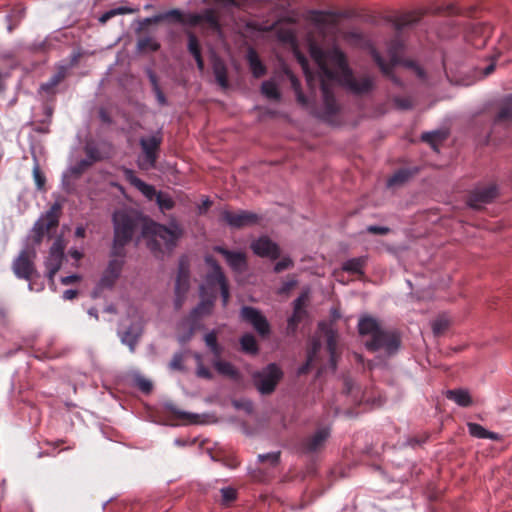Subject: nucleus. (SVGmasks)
<instances>
[{"mask_svg": "<svg viewBox=\"0 0 512 512\" xmlns=\"http://www.w3.org/2000/svg\"><path fill=\"white\" fill-rule=\"evenodd\" d=\"M329 436L330 429L328 427L318 429L313 435L302 440L300 445L301 452L311 454L321 450Z\"/></svg>", "mask_w": 512, "mask_h": 512, "instance_id": "18", "label": "nucleus"}, {"mask_svg": "<svg viewBox=\"0 0 512 512\" xmlns=\"http://www.w3.org/2000/svg\"><path fill=\"white\" fill-rule=\"evenodd\" d=\"M446 397L454 401L461 407H469L472 404V398L465 389H453L446 392Z\"/></svg>", "mask_w": 512, "mask_h": 512, "instance_id": "26", "label": "nucleus"}, {"mask_svg": "<svg viewBox=\"0 0 512 512\" xmlns=\"http://www.w3.org/2000/svg\"><path fill=\"white\" fill-rule=\"evenodd\" d=\"M204 341L211 350V352L214 354V356L216 358H220L222 354V347L218 344L217 332L213 330L207 333L204 337Z\"/></svg>", "mask_w": 512, "mask_h": 512, "instance_id": "32", "label": "nucleus"}, {"mask_svg": "<svg viewBox=\"0 0 512 512\" xmlns=\"http://www.w3.org/2000/svg\"><path fill=\"white\" fill-rule=\"evenodd\" d=\"M422 140L424 142H427L431 144L432 146L435 145L436 141H440V133L439 132H427L422 135Z\"/></svg>", "mask_w": 512, "mask_h": 512, "instance_id": "56", "label": "nucleus"}, {"mask_svg": "<svg viewBox=\"0 0 512 512\" xmlns=\"http://www.w3.org/2000/svg\"><path fill=\"white\" fill-rule=\"evenodd\" d=\"M213 250L221 254L229 267L235 272H243L247 268V257L243 252L230 251L222 246H215Z\"/></svg>", "mask_w": 512, "mask_h": 512, "instance_id": "20", "label": "nucleus"}, {"mask_svg": "<svg viewBox=\"0 0 512 512\" xmlns=\"http://www.w3.org/2000/svg\"><path fill=\"white\" fill-rule=\"evenodd\" d=\"M33 178L38 190L45 189L46 178L38 164L33 167Z\"/></svg>", "mask_w": 512, "mask_h": 512, "instance_id": "46", "label": "nucleus"}, {"mask_svg": "<svg viewBox=\"0 0 512 512\" xmlns=\"http://www.w3.org/2000/svg\"><path fill=\"white\" fill-rule=\"evenodd\" d=\"M202 297H206L203 299L189 314L188 321H190V330L187 336L189 339L195 332L197 328L198 320L205 315H210L212 313L214 303L216 300V294H201Z\"/></svg>", "mask_w": 512, "mask_h": 512, "instance_id": "16", "label": "nucleus"}, {"mask_svg": "<svg viewBox=\"0 0 512 512\" xmlns=\"http://www.w3.org/2000/svg\"><path fill=\"white\" fill-rule=\"evenodd\" d=\"M137 48L140 52H155L160 49V44L154 38L146 36L138 39Z\"/></svg>", "mask_w": 512, "mask_h": 512, "instance_id": "33", "label": "nucleus"}, {"mask_svg": "<svg viewBox=\"0 0 512 512\" xmlns=\"http://www.w3.org/2000/svg\"><path fill=\"white\" fill-rule=\"evenodd\" d=\"M336 347L337 340L333 332L327 334L326 348L330 354V363L335 368L336 366Z\"/></svg>", "mask_w": 512, "mask_h": 512, "instance_id": "40", "label": "nucleus"}, {"mask_svg": "<svg viewBox=\"0 0 512 512\" xmlns=\"http://www.w3.org/2000/svg\"><path fill=\"white\" fill-rule=\"evenodd\" d=\"M393 102L396 105V107L402 110H408L413 107V101L410 97L396 96L394 97Z\"/></svg>", "mask_w": 512, "mask_h": 512, "instance_id": "52", "label": "nucleus"}, {"mask_svg": "<svg viewBox=\"0 0 512 512\" xmlns=\"http://www.w3.org/2000/svg\"><path fill=\"white\" fill-rule=\"evenodd\" d=\"M283 377V372L275 363H270L263 369L252 374L253 385L262 395L272 394Z\"/></svg>", "mask_w": 512, "mask_h": 512, "instance_id": "8", "label": "nucleus"}, {"mask_svg": "<svg viewBox=\"0 0 512 512\" xmlns=\"http://www.w3.org/2000/svg\"><path fill=\"white\" fill-rule=\"evenodd\" d=\"M261 91L268 99L278 101L281 97L276 84L272 81H264L261 85Z\"/></svg>", "mask_w": 512, "mask_h": 512, "instance_id": "35", "label": "nucleus"}, {"mask_svg": "<svg viewBox=\"0 0 512 512\" xmlns=\"http://www.w3.org/2000/svg\"><path fill=\"white\" fill-rule=\"evenodd\" d=\"M64 256V247L61 243V240H56L49 251V257H52L53 259L62 260Z\"/></svg>", "mask_w": 512, "mask_h": 512, "instance_id": "48", "label": "nucleus"}, {"mask_svg": "<svg viewBox=\"0 0 512 512\" xmlns=\"http://www.w3.org/2000/svg\"><path fill=\"white\" fill-rule=\"evenodd\" d=\"M66 77V69L61 67L46 83L41 85V89L47 93L54 91L55 87Z\"/></svg>", "mask_w": 512, "mask_h": 512, "instance_id": "30", "label": "nucleus"}, {"mask_svg": "<svg viewBox=\"0 0 512 512\" xmlns=\"http://www.w3.org/2000/svg\"><path fill=\"white\" fill-rule=\"evenodd\" d=\"M139 144L143 153V160L139 162V167L146 170L155 168L162 144V136L157 134L150 137H142Z\"/></svg>", "mask_w": 512, "mask_h": 512, "instance_id": "10", "label": "nucleus"}, {"mask_svg": "<svg viewBox=\"0 0 512 512\" xmlns=\"http://www.w3.org/2000/svg\"><path fill=\"white\" fill-rule=\"evenodd\" d=\"M298 60L301 63L302 68H303V70L305 72V75H306V78H307V82L309 84H311V82H312V74L308 70V63H307L306 58L304 56H299Z\"/></svg>", "mask_w": 512, "mask_h": 512, "instance_id": "60", "label": "nucleus"}, {"mask_svg": "<svg viewBox=\"0 0 512 512\" xmlns=\"http://www.w3.org/2000/svg\"><path fill=\"white\" fill-rule=\"evenodd\" d=\"M141 335V328L138 325H131L122 334V342L130 347L131 351H134V347L137 344Z\"/></svg>", "mask_w": 512, "mask_h": 512, "instance_id": "28", "label": "nucleus"}, {"mask_svg": "<svg viewBox=\"0 0 512 512\" xmlns=\"http://www.w3.org/2000/svg\"><path fill=\"white\" fill-rule=\"evenodd\" d=\"M240 318L242 321L250 324L262 337L269 335L271 332L267 318L260 310L252 306H243L240 310Z\"/></svg>", "mask_w": 512, "mask_h": 512, "instance_id": "12", "label": "nucleus"}, {"mask_svg": "<svg viewBox=\"0 0 512 512\" xmlns=\"http://www.w3.org/2000/svg\"><path fill=\"white\" fill-rule=\"evenodd\" d=\"M294 266V262L289 257H284L278 261L274 266V272L280 273L284 270L290 269Z\"/></svg>", "mask_w": 512, "mask_h": 512, "instance_id": "53", "label": "nucleus"}, {"mask_svg": "<svg viewBox=\"0 0 512 512\" xmlns=\"http://www.w3.org/2000/svg\"><path fill=\"white\" fill-rule=\"evenodd\" d=\"M219 493V502L222 506L229 507L237 499V491L233 487H224Z\"/></svg>", "mask_w": 512, "mask_h": 512, "instance_id": "34", "label": "nucleus"}, {"mask_svg": "<svg viewBox=\"0 0 512 512\" xmlns=\"http://www.w3.org/2000/svg\"><path fill=\"white\" fill-rule=\"evenodd\" d=\"M212 202L207 198L205 199L199 206H198V214L203 215L205 214L208 209L211 207Z\"/></svg>", "mask_w": 512, "mask_h": 512, "instance_id": "64", "label": "nucleus"}, {"mask_svg": "<svg viewBox=\"0 0 512 512\" xmlns=\"http://www.w3.org/2000/svg\"><path fill=\"white\" fill-rule=\"evenodd\" d=\"M467 427L470 435L473 437L479 439L499 440V435L497 433L486 430L480 424L470 422L467 424Z\"/></svg>", "mask_w": 512, "mask_h": 512, "instance_id": "27", "label": "nucleus"}, {"mask_svg": "<svg viewBox=\"0 0 512 512\" xmlns=\"http://www.w3.org/2000/svg\"><path fill=\"white\" fill-rule=\"evenodd\" d=\"M316 352L317 346L314 345L313 349L308 352L306 362L298 368L299 375H305L310 371Z\"/></svg>", "mask_w": 512, "mask_h": 512, "instance_id": "45", "label": "nucleus"}, {"mask_svg": "<svg viewBox=\"0 0 512 512\" xmlns=\"http://www.w3.org/2000/svg\"><path fill=\"white\" fill-rule=\"evenodd\" d=\"M62 260L53 259L52 257H48L46 261V266L48 270V277L52 280L55 274L59 271L61 267Z\"/></svg>", "mask_w": 512, "mask_h": 512, "instance_id": "49", "label": "nucleus"}, {"mask_svg": "<svg viewBox=\"0 0 512 512\" xmlns=\"http://www.w3.org/2000/svg\"><path fill=\"white\" fill-rule=\"evenodd\" d=\"M367 264V256H360L345 261L342 269L350 274L364 276V267Z\"/></svg>", "mask_w": 512, "mask_h": 512, "instance_id": "24", "label": "nucleus"}, {"mask_svg": "<svg viewBox=\"0 0 512 512\" xmlns=\"http://www.w3.org/2000/svg\"><path fill=\"white\" fill-rule=\"evenodd\" d=\"M23 17L24 9L20 5L16 6L8 16V20L10 22L8 25V31L12 32Z\"/></svg>", "mask_w": 512, "mask_h": 512, "instance_id": "41", "label": "nucleus"}, {"mask_svg": "<svg viewBox=\"0 0 512 512\" xmlns=\"http://www.w3.org/2000/svg\"><path fill=\"white\" fill-rule=\"evenodd\" d=\"M147 76H148L149 81L151 83L152 90L160 88L159 82H158V77H157V75L155 74V72L153 70L148 69L147 70Z\"/></svg>", "mask_w": 512, "mask_h": 512, "instance_id": "61", "label": "nucleus"}, {"mask_svg": "<svg viewBox=\"0 0 512 512\" xmlns=\"http://www.w3.org/2000/svg\"><path fill=\"white\" fill-rule=\"evenodd\" d=\"M213 74L221 88L227 89L229 87L227 67L221 59H216L213 62Z\"/></svg>", "mask_w": 512, "mask_h": 512, "instance_id": "25", "label": "nucleus"}, {"mask_svg": "<svg viewBox=\"0 0 512 512\" xmlns=\"http://www.w3.org/2000/svg\"><path fill=\"white\" fill-rule=\"evenodd\" d=\"M498 196L496 184L490 183L472 191L468 197V204L474 209H480L484 204L492 202Z\"/></svg>", "mask_w": 512, "mask_h": 512, "instance_id": "17", "label": "nucleus"}, {"mask_svg": "<svg viewBox=\"0 0 512 512\" xmlns=\"http://www.w3.org/2000/svg\"><path fill=\"white\" fill-rule=\"evenodd\" d=\"M85 154L88 158L87 160L92 161V164L94 162L100 161L102 159L99 149L94 145H90V144L86 145Z\"/></svg>", "mask_w": 512, "mask_h": 512, "instance_id": "50", "label": "nucleus"}, {"mask_svg": "<svg viewBox=\"0 0 512 512\" xmlns=\"http://www.w3.org/2000/svg\"><path fill=\"white\" fill-rule=\"evenodd\" d=\"M366 231L369 234H375V235H387L390 233V228L385 226H377V225H369L366 228Z\"/></svg>", "mask_w": 512, "mask_h": 512, "instance_id": "55", "label": "nucleus"}, {"mask_svg": "<svg viewBox=\"0 0 512 512\" xmlns=\"http://www.w3.org/2000/svg\"><path fill=\"white\" fill-rule=\"evenodd\" d=\"M213 365L215 369L218 371V373L221 375L227 376L231 379H237L239 377L238 370L228 361L216 358Z\"/></svg>", "mask_w": 512, "mask_h": 512, "instance_id": "29", "label": "nucleus"}, {"mask_svg": "<svg viewBox=\"0 0 512 512\" xmlns=\"http://www.w3.org/2000/svg\"><path fill=\"white\" fill-rule=\"evenodd\" d=\"M123 175L125 180L137 188L146 198L149 200H156L159 191H156L154 186L147 184L138 178L132 169L123 168Z\"/></svg>", "mask_w": 512, "mask_h": 512, "instance_id": "21", "label": "nucleus"}, {"mask_svg": "<svg viewBox=\"0 0 512 512\" xmlns=\"http://www.w3.org/2000/svg\"><path fill=\"white\" fill-rule=\"evenodd\" d=\"M449 325H450V321L446 317H444V316L438 317L437 319H435L432 322V330H433L434 335L435 336L442 335L449 328Z\"/></svg>", "mask_w": 512, "mask_h": 512, "instance_id": "43", "label": "nucleus"}, {"mask_svg": "<svg viewBox=\"0 0 512 512\" xmlns=\"http://www.w3.org/2000/svg\"><path fill=\"white\" fill-rule=\"evenodd\" d=\"M405 65L411 68L420 79H425L424 70L414 61H406Z\"/></svg>", "mask_w": 512, "mask_h": 512, "instance_id": "58", "label": "nucleus"}, {"mask_svg": "<svg viewBox=\"0 0 512 512\" xmlns=\"http://www.w3.org/2000/svg\"><path fill=\"white\" fill-rule=\"evenodd\" d=\"M183 233L176 221L170 222L169 226L151 221L142 229L143 236L148 238L147 246L155 256L171 253Z\"/></svg>", "mask_w": 512, "mask_h": 512, "instance_id": "4", "label": "nucleus"}, {"mask_svg": "<svg viewBox=\"0 0 512 512\" xmlns=\"http://www.w3.org/2000/svg\"><path fill=\"white\" fill-rule=\"evenodd\" d=\"M512 121V105L502 106L494 119V126Z\"/></svg>", "mask_w": 512, "mask_h": 512, "instance_id": "36", "label": "nucleus"}, {"mask_svg": "<svg viewBox=\"0 0 512 512\" xmlns=\"http://www.w3.org/2000/svg\"><path fill=\"white\" fill-rule=\"evenodd\" d=\"M291 84H292L293 90L295 91L298 103H300L301 105H306L308 101H307L306 96L304 95V93L301 90V85H300V82L298 81V79L295 78L294 76H292Z\"/></svg>", "mask_w": 512, "mask_h": 512, "instance_id": "47", "label": "nucleus"}, {"mask_svg": "<svg viewBox=\"0 0 512 512\" xmlns=\"http://www.w3.org/2000/svg\"><path fill=\"white\" fill-rule=\"evenodd\" d=\"M179 418L189 420L190 422L195 423L198 416L195 414H191L188 412L175 411L174 412Z\"/></svg>", "mask_w": 512, "mask_h": 512, "instance_id": "62", "label": "nucleus"}, {"mask_svg": "<svg viewBox=\"0 0 512 512\" xmlns=\"http://www.w3.org/2000/svg\"><path fill=\"white\" fill-rule=\"evenodd\" d=\"M61 214L62 205L59 202H55L49 210L35 222L32 228L34 244L39 245L46 235L51 238V231L58 227Z\"/></svg>", "mask_w": 512, "mask_h": 512, "instance_id": "7", "label": "nucleus"}, {"mask_svg": "<svg viewBox=\"0 0 512 512\" xmlns=\"http://www.w3.org/2000/svg\"><path fill=\"white\" fill-rule=\"evenodd\" d=\"M181 24H187L192 27L206 25L207 29L214 33H221L222 31L219 16L217 12L211 8L204 9L201 13H183V21Z\"/></svg>", "mask_w": 512, "mask_h": 512, "instance_id": "11", "label": "nucleus"}, {"mask_svg": "<svg viewBox=\"0 0 512 512\" xmlns=\"http://www.w3.org/2000/svg\"><path fill=\"white\" fill-rule=\"evenodd\" d=\"M155 201L162 212L172 210L175 206V201L172 197L162 191H159Z\"/></svg>", "mask_w": 512, "mask_h": 512, "instance_id": "37", "label": "nucleus"}, {"mask_svg": "<svg viewBox=\"0 0 512 512\" xmlns=\"http://www.w3.org/2000/svg\"><path fill=\"white\" fill-rule=\"evenodd\" d=\"M160 19L162 21H173L177 23H182L183 21V13L178 9H171L164 13H160Z\"/></svg>", "mask_w": 512, "mask_h": 512, "instance_id": "44", "label": "nucleus"}, {"mask_svg": "<svg viewBox=\"0 0 512 512\" xmlns=\"http://www.w3.org/2000/svg\"><path fill=\"white\" fill-rule=\"evenodd\" d=\"M310 54L319 68L324 113L327 117L334 116L339 111L333 93L334 83L341 84L356 95L366 94L373 89V79L368 75L355 77L346 55L338 47L323 50L317 45H311Z\"/></svg>", "mask_w": 512, "mask_h": 512, "instance_id": "1", "label": "nucleus"}, {"mask_svg": "<svg viewBox=\"0 0 512 512\" xmlns=\"http://www.w3.org/2000/svg\"><path fill=\"white\" fill-rule=\"evenodd\" d=\"M136 11L137 10L129 8V7H118V8L110 9L101 15V17L99 18V21L104 24L108 20H110L111 18H113L117 15L132 14Z\"/></svg>", "mask_w": 512, "mask_h": 512, "instance_id": "38", "label": "nucleus"}, {"mask_svg": "<svg viewBox=\"0 0 512 512\" xmlns=\"http://www.w3.org/2000/svg\"><path fill=\"white\" fill-rule=\"evenodd\" d=\"M259 462H269L271 466H276L280 460V452H271L267 454H259L258 455Z\"/></svg>", "mask_w": 512, "mask_h": 512, "instance_id": "51", "label": "nucleus"}, {"mask_svg": "<svg viewBox=\"0 0 512 512\" xmlns=\"http://www.w3.org/2000/svg\"><path fill=\"white\" fill-rule=\"evenodd\" d=\"M114 239L112 255L117 257L125 256V246L129 244L139 228L140 218L138 215L127 211H116L113 214Z\"/></svg>", "mask_w": 512, "mask_h": 512, "instance_id": "5", "label": "nucleus"}, {"mask_svg": "<svg viewBox=\"0 0 512 512\" xmlns=\"http://www.w3.org/2000/svg\"><path fill=\"white\" fill-rule=\"evenodd\" d=\"M124 261L121 259H111L108 262L106 269L104 270L96 288L94 295L96 296L105 289H112L120 277Z\"/></svg>", "mask_w": 512, "mask_h": 512, "instance_id": "14", "label": "nucleus"}, {"mask_svg": "<svg viewBox=\"0 0 512 512\" xmlns=\"http://www.w3.org/2000/svg\"><path fill=\"white\" fill-rule=\"evenodd\" d=\"M190 289V266L185 257H181L178 263V272L175 281V300L174 306L179 310L185 300L186 295Z\"/></svg>", "mask_w": 512, "mask_h": 512, "instance_id": "9", "label": "nucleus"}, {"mask_svg": "<svg viewBox=\"0 0 512 512\" xmlns=\"http://www.w3.org/2000/svg\"><path fill=\"white\" fill-rule=\"evenodd\" d=\"M240 345H241L242 351L247 354L254 355V354L258 353L259 347H258L255 337L252 334H249V333L244 334L240 338Z\"/></svg>", "mask_w": 512, "mask_h": 512, "instance_id": "31", "label": "nucleus"}, {"mask_svg": "<svg viewBox=\"0 0 512 512\" xmlns=\"http://www.w3.org/2000/svg\"><path fill=\"white\" fill-rule=\"evenodd\" d=\"M160 22H161L160 14L154 15V16H152V17L145 18V19L141 22L140 30H142V29L146 28V27H147V26H149V25L157 24V23H160Z\"/></svg>", "mask_w": 512, "mask_h": 512, "instance_id": "59", "label": "nucleus"}, {"mask_svg": "<svg viewBox=\"0 0 512 512\" xmlns=\"http://www.w3.org/2000/svg\"><path fill=\"white\" fill-rule=\"evenodd\" d=\"M136 386L145 394H149L152 391V382L144 377L136 378Z\"/></svg>", "mask_w": 512, "mask_h": 512, "instance_id": "54", "label": "nucleus"}, {"mask_svg": "<svg viewBox=\"0 0 512 512\" xmlns=\"http://www.w3.org/2000/svg\"><path fill=\"white\" fill-rule=\"evenodd\" d=\"M247 61L249 68L255 78H260L266 74V67L254 49H249L247 53Z\"/></svg>", "mask_w": 512, "mask_h": 512, "instance_id": "23", "label": "nucleus"}, {"mask_svg": "<svg viewBox=\"0 0 512 512\" xmlns=\"http://www.w3.org/2000/svg\"><path fill=\"white\" fill-rule=\"evenodd\" d=\"M358 331L362 336H369L365 346L369 351L382 350L387 356L396 354L401 345V338L397 331L384 329L372 316H363L358 322Z\"/></svg>", "mask_w": 512, "mask_h": 512, "instance_id": "3", "label": "nucleus"}, {"mask_svg": "<svg viewBox=\"0 0 512 512\" xmlns=\"http://www.w3.org/2000/svg\"><path fill=\"white\" fill-rule=\"evenodd\" d=\"M422 13L420 12H408L404 13L390 19L395 31L396 35L393 39H391L388 43L387 51L390 57V61L386 62L380 53L376 49L371 50V56L374 62L378 65L381 72L390 77L393 82L396 84H400L399 79L393 75V68L395 65L401 62V56L404 51V41L401 38V32L420 21L422 18Z\"/></svg>", "mask_w": 512, "mask_h": 512, "instance_id": "2", "label": "nucleus"}, {"mask_svg": "<svg viewBox=\"0 0 512 512\" xmlns=\"http://www.w3.org/2000/svg\"><path fill=\"white\" fill-rule=\"evenodd\" d=\"M305 303V297L302 295L294 301V310L291 317L287 321V332L293 334L298 328V325L302 322L306 316V310L303 308Z\"/></svg>", "mask_w": 512, "mask_h": 512, "instance_id": "22", "label": "nucleus"}, {"mask_svg": "<svg viewBox=\"0 0 512 512\" xmlns=\"http://www.w3.org/2000/svg\"><path fill=\"white\" fill-rule=\"evenodd\" d=\"M204 260L210 270L204 277V284L200 286V293H215L217 295V291L219 289L222 298V304L224 307H226L230 299L228 280L221 266L213 256L207 255L205 256Z\"/></svg>", "mask_w": 512, "mask_h": 512, "instance_id": "6", "label": "nucleus"}, {"mask_svg": "<svg viewBox=\"0 0 512 512\" xmlns=\"http://www.w3.org/2000/svg\"><path fill=\"white\" fill-rule=\"evenodd\" d=\"M92 165V161H88L87 159H82L79 161L76 166L73 167L72 172L74 174H81L83 171H85L88 167Z\"/></svg>", "mask_w": 512, "mask_h": 512, "instance_id": "57", "label": "nucleus"}, {"mask_svg": "<svg viewBox=\"0 0 512 512\" xmlns=\"http://www.w3.org/2000/svg\"><path fill=\"white\" fill-rule=\"evenodd\" d=\"M35 256L36 253L34 250H23L13 261L12 269L18 278L30 280L33 275L36 274V269L33 262Z\"/></svg>", "mask_w": 512, "mask_h": 512, "instance_id": "13", "label": "nucleus"}, {"mask_svg": "<svg viewBox=\"0 0 512 512\" xmlns=\"http://www.w3.org/2000/svg\"><path fill=\"white\" fill-rule=\"evenodd\" d=\"M187 37H188V51L189 53L194 57H198V56H201L202 53H201V46H200V43H199V40L198 38L196 37V35L192 32H188L187 33Z\"/></svg>", "mask_w": 512, "mask_h": 512, "instance_id": "42", "label": "nucleus"}, {"mask_svg": "<svg viewBox=\"0 0 512 512\" xmlns=\"http://www.w3.org/2000/svg\"><path fill=\"white\" fill-rule=\"evenodd\" d=\"M254 254L276 260L280 257V248L267 236H261L250 245Z\"/></svg>", "mask_w": 512, "mask_h": 512, "instance_id": "19", "label": "nucleus"}, {"mask_svg": "<svg viewBox=\"0 0 512 512\" xmlns=\"http://www.w3.org/2000/svg\"><path fill=\"white\" fill-rule=\"evenodd\" d=\"M155 96H156V99L158 101V103L161 105V106H164L167 104V99L163 93V91L161 90V88H157L155 90H153Z\"/></svg>", "mask_w": 512, "mask_h": 512, "instance_id": "63", "label": "nucleus"}, {"mask_svg": "<svg viewBox=\"0 0 512 512\" xmlns=\"http://www.w3.org/2000/svg\"><path fill=\"white\" fill-rule=\"evenodd\" d=\"M410 172L407 169H400L396 171L387 181L389 187L403 184L410 177Z\"/></svg>", "mask_w": 512, "mask_h": 512, "instance_id": "39", "label": "nucleus"}, {"mask_svg": "<svg viewBox=\"0 0 512 512\" xmlns=\"http://www.w3.org/2000/svg\"><path fill=\"white\" fill-rule=\"evenodd\" d=\"M221 220L232 228L240 229L258 223L259 216L245 210H239L237 212L224 210L221 212Z\"/></svg>", "mask_w": 512, "mask_h": 512, "instance_id": "15", "label": "nucleus"}]
</instances>
